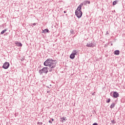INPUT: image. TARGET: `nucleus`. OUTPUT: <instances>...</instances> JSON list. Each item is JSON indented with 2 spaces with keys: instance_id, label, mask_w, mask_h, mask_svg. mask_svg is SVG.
<instances>
[{
  "instance_id": "1",
  "label": "nucleus",
  "mask_w": 125,
  "mask_h": 125,
  "mask_svg": "<svg viewBox=\"0 0 125 125\" xmlns=\"http://www.w3.org/2000/svg\"><path fill=\"white\" fill-rule=\"evenodd\" d=\"M56 61L50 60L48 59L44 62V66H48L49 67V72H52L53 70H54V68L56 67Z\"/></svg>"
},
{
  "instance_id": "2",
  "label": "nucleus",
  "mask_w": 125,
  "mask_h": 125,
  "mask_svg": "<svg viewBox=\"0 0 125 125\" xmlns=\"http://www.w3.org/2000/svg\"><path fill=\"white\" fill-rule=\"evenodd\" d=\"M83 3L80 4L75 11V15L77 16L78 18H81L83 15V12H82V7H83Z\"/></svg>"
},
{
  "instance_id": "3",
  "label": "nucleus",
  "mask_w": 125,
  "mask_h": 125,
  "mask_svg": "<svg viewBox=\"0 0 125 125\" xmlns=\"http://www.w3.org/2000/svg\"><path fill=\"white\" fill-rule=\"evenodd\" d=\"M47 69H48L47 67H44L42 69H41L39 71V73L41 75H42V73L47 74V72H48V70Z\"/></svg>"
},
{
  "instance_id": "4",
  "label": "nucleus",
  "mask_w": 125,
  "mask_h": 125,
  "mask_svg": "<svg viewBox=\"0 0 125 125\" xmlns=\"http://www.w3.org/2000/svg\"><path fill=\"white\" fill-rule=\"evenodd\" d=\"M75 55H77V51L76 50H73L69 56L70 59H74Z\"/></svg>"
},
{
  "instance_id": "5",
  "label": "nucleus",
  "mask_w": 125,
  "mask_h": 125,
  "mask_svg": "<svg viewBox=\"0 0 125 125\" xmlns=\"http://www.w3.org/2000/svg\"><path fill=\"white\" fill-rule=\"evenodd\" d=\"M9 67V62H5L2 66V67L3 68V69H8Z\"/></svg>"
},
{
  "instance_id": "6",
  "label": "nucleus",
  "mask_w": 125,
  "mask_h": 125,
  "mask_svg": "<svg viewBox=\"0 0 125 125\" xmlns=\"http://www.w3.org/2000/svg\"><path fill=\"white\" fill-rule=\"evenodd\" d=\"M119 93L117 92H113V97L114 98H117V97H119Z\"/></svg>"
},
{
  "instance_id": "7",
  "label": "nucleus",
  "mask_w": 125,
  "mask_h": 125,
  "mask_svg": "<svg viewBox=\"0 0 125 125\" xmlns=\"http://www.w3.org/2000/svg\"><path fill=\"white\" fill-rule=\"evenodd\" d=\"M86 46L87 47H93V46H94V45L92 43H87Z\"/></svg>"
},
{
  "instance_id": "8",
  "label": "nucleus",
  "mask_w": 125,
  "mask_h": 125,
  "mask_svg": "<svg viewBox=\"0 0 125 125\" xmlns=\"http://www.w3.org/2000/svg\"><path fill=\"white\" fill-rule=\"evenodd\" d=\"M15 44H16L17 46H22V43L18 42H16Z\"/></svg>"
},
{
  "instance_id": "9",
  "label": "nucleus",
  "mask_w": 125,
  "mask_h": 125,
  "mask_svg": "<svg viewBox=\"0 0 125 125\" xmlns=\"http://www.w3.org/2000/svg\"><path fill=\"white\" fill-rule=\"evenodd\" d=\"M114 54L115 55H119V54H120V51H119V50H115L114 51Z\"/></svg>"
},
{
  "instance_id": "10",
  "label": "nucleus",
  "mask_w": 125,
  "mask_h": 125,
  "mask_svg": "<svg viewBox=\"0 0 125 125\" xmlns=\"http://www.w3.org/2000/svg\"><path fill=\"white\" fill-rule=\"evenodd\" d=\"M61 120H62L61 121L63 123V122L67 121V118H66L65 117H62V118H61Z\"/></svg>"
},
{
  "instance_id": "11",
  "label": "nucleus",
  "mask_w": 125,
  "mask_h": 125,
  "mask_svg": "<svg viewBox=\"0 0 125 125\" xmlns=\"http://www.w3.org/2000/svg\"><path fill=\"white\" fill-rule=\"evenodd\" d=\"M49 31V30H48V29H45L43 30L42 31V33L43 34V33H48Z\"/></svg>"
},
{
  "instance_id": "12",
  "label": "nucleus",
  "mask_w": 125,
  "mask_h": 125,
  "mask_svg": "<svg viewBox=\"0 0 125 125\" xmlns=\"http://www.w3.org/2000/svg\"><path fill=\"white\" fill-rule=\"evenodd\" d=\"M115 105H116V104H115V103H112V104H111V105H110V108L111 109H113V108H114V107H115Z\"/></svg>"
},
{
  "instance_id": "13",
  "label": "nucleus",
  "mask_w": 125,
  "mask_h": 125,
  "mask_svg": "<svg viewBox=\"0 0 125 125\" xmlns=\"http://www.w3.org/2000/svg\"><path fill=\"white\" fill-rule=\"evenodd\" d=\"M87 3H88V4H89L90 3V1H85L84 2V4H85V5L87 4Z\"/></svg>"
},
{
  "instance_id": "14",
  "label": "nucleus",
  "mask_w": 125,
  "mask_h": 125,
  "mask_svg": "<svg viewBox=\"0 0 125 125\" xmlns=\"http://www.w3.org/2000/svg\"><path fill=\"white\" fill-rule=\"evenodd\" d=\"M6 31H7L6 29H4L2 31H1V35H3L4 34V33H5V32H6Z\"/></svg>"
},
{
  "instance_id": "15",
  "label": "nucleus",
  "mask_w": 125,
  "mask_h": 125,
  "mask_svg": "<svg viewBox=\"0 0 125 125\" xmlns=\"http://www.w3.org/2000/svg\"><path fill=\"white\" fill-rule=\"evenodd\" d=\"M117 4V1H114L113 2V5H116Z\"/></svg>"
},
{
  "instance_id": "16",
  "label": "nucleus",
  "mask_w": 125,
  "mask_h": 125,
  "mask_svg": "<svg viewBox=\"0 0 125 125\" xmlns=\"http://www.w3.org/2000/svg\"><path fill=\"white\" fill-rule=\"evenodd\" d=\"M110 101H111V99H108L107 101H106V103H109Z\"/></svg>"
},
{
  "instance_id": "17",
  "label": "nucleus",
  "mask_w": 125,
  "mask_h": 125,
  "mask_svg": "<svg viewBox=\"0 0 125 125\" xmlns=\"http://www.w3.org/2000/svg\"><path fill=\"white\" fill-rule=\"evenodd\" d=\"M92 125H98V124L96 123H95Z\"/></svg>"
},
{
  "instance_id": "18",
  "label": "nucleus",
  "mask_w": 125,
  "mask_h": 125,
  "mask_svg": "<svg viewBox=\"0 0 125 125\" xmlns=\"http://www.w3.org/2000/svg\"><path fill=\"white\" fill-rule=\"evenodd\" d=\"M49 123L50 124H52V122L51 121H49Z\"/></svg>"
},
{
  "instance_id": "19",
  "label": "nucleus",
  "mask_w": 125,
  "mask_h": 125,
  "mask_svg": "<svg viewBox=\"0 0 125 125\" xmlns=\"http://www.w3.org/2000/svg\"><path fill=\"white\" fill-rule=\"evenodd\" d=\"M21 61H24V58H22V59L21 60Z\"/></svg>"
},
{
  "instance_id": "20",
  "label": "nucleus",
  "mask_w": 125,
  "mask_h": 125,
  "mask_svg": "<svg viewBox=\"0 0 125 125\" xmlns=\"http://www.w3.org/2000/svg\"><path fill=\"white\" fill-rule=\"evenodd\" d=\"M53 121H54V119H52V121L53 122Z\"/></svg>"
},
{
  "instance_id": "21",
  "label": "nucleus",
  "mask_w": 125,
  "mask_h": 125,
  "mask_svg": "<svg viewBox=\"0 0 125 125\" xmlns=\"http://www.w3.org/2000/svg\"><path fill=\"white\" fill-rule=\"evenodd\" d=\"M64 13H66V11H64Z\"/></svg>"
}]
</instances>
